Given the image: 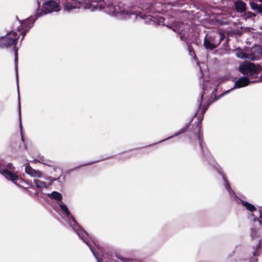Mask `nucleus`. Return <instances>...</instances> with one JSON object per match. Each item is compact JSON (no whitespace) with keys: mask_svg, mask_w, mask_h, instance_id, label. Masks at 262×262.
Returning <instances> with one entry per match:
<instances>
[{"mask_svg":"<svg viewBox=\"0 0 262 262\" xmlns=\"http://www.w3.org/2000/svg\"><path fill=\"white\" fill-rule=\"evenodd\" d=\"M114 0H108L102 6L99 5V9L104 10L106 12L114 15L117 14L123 15L125 18H130L137 19L138 17L142 18V16L137 13H134L132 10H126L122 4L115 5Z\"/></svg>","mask_w":262,"mask_h":262,"instance_id":"obj_1","label":"nucleus"},{"mask_svg":"<svg viewBox=\"0 0 262 262\" xmlns=\"http://www.w3.org/2000/svg\"><path fill=\"white\" fill-rule=\"evenodd\" d=\"M261 53V50L259 46L252 48L250 51L243 52L241 50H237L236 55L239 58H246L251 60L257 59Z\"/></svg>","mask_w":262,"mask_h":262,"instance_id":"obj_2","label":"nucleus"},{"mask_svg":"<svg viewBox=\"0 0 262 262\" xmlns=\"http://www.w3.org/2000/svg\"><path fill=\"white\" fill-rule=\"evenodd\" d=\"M238 70L243 74L251 76L258 74L261 71V68L253 63L244 62L239 66Z\"/></svg>","mask_w":262,"mask_h":262,"instance_id":"obj_3","label":"nucleus"},{"mask_svg":"<svg viewBox=\"0 0 262 262\" xmlns=\"http://www.w3.org/2000/svg\"><path fill=\"white\" fill-rule=\"evenodd\" d=\"M17 39L16 32L12 31L0 39V47H7L16 43Z\"/></svg>","mask_w":262,"mask_h":262,"instance_id":"obj_4","label":"nucleus"},{"mask_svg":"<svg viewBox=\"0 0 262 262\" xmlns=\"http://www.w3.org/2000/svg\"><path fill=\"white\" fill-rule=\"evenodd\" d=\"M220 37L218 39L217 41H214L213 42H212L211 38H205L204 39V45L206 49H209L210 50H212L216 48L222 41V40L224 38V34L222 32H220Z\"/></svg>","mask_w":262,"mask_h":262,"instance_id":"obj_5","label":"nucleus"},{"mask_svg":"<svg viewBox=\"0 0 262 262\" xmlns=\"http://www.w3.org/2000/svg\"><path fill=\"white\" fill-rule=\"evenodd\" d=\"M77 234L78 235V236H79L85 242V243L90 247V248L91 250L92 251V252H93V253L94 254V255L96 257L98 262H108L106 260V257H105V255H103L102 257L100 258V259H99L96 256L94 251L92 249V248L89 244L88 242L86 241V238L85 237V235H87V233H86V232L85 231H83L82 230H80L78 231L77 232Z\"/></svg>","mask_w":262,"mask_h":262,"instance_id":"obj_6","label":"nucleus"},{"mask_svg":"<svg viewBox=\"0 0 262 262\" xmlns=\"http://www.w3.org/2000/svg\"><path fill=\"white\" fill-rule=\"evenodd\" d=\"M58 5L54 1H49L45 4L43 9L45 13H50L52 11H57L58 10Z\"/></svg>","mask_w":262,"mask_h":262,"instance_id":"obj_7","label":"nucleus"},{"mask_svg":"<svg viewBox=\"0 0 262 262\" xmlns=\"http://www.w3.org/2000/svg\"><path fill=\"white\" fill-rule=\"evenodd\" d=\"M0 172L7 179L11 180L13 182L18 178L17 175L11 172L7 169H3L1 165H0Z\"/></svg>","mask_w":262,"mask_h":262,"instance_id":"obj_8","label":"nucleus"},{"mask_svg":"<svg viewBox=\"0 0 262 262\" xmlns=\"http://www.w3.org/2000/svg\"><path fill=\"white\" fill-rule=\"evenodd\" d=\"M25 172L29 175L33 177L41 178L42 173L39 171L32 169L28 163L25 164Z\"/></svg>","mask_w":262,"mask_h":262,"instance_id":"obj_9","label":"nucleus"},{"mask_svg":"<svg viewBox=\"0 0 262 262\" xmlns=\"http://www.w3.org/2000/svg\"><path fill=\"white\" fill-rule=\"evenodd\" d=\"M250 81L248 78L245 77H242L237 80L234 84V88H240L246 86L249 84Z\"/></svg>","mask_w":262,"mask_h":262,"instance_id":"obj_10","label":"nucleus"},{"mask_svg":"<svg viewBox=\"0 0 262 262\" xmlns=\"http://www.w3.org/2000/svg\"><path fill=\"white\" fill-rule=\"evenodd\" d=\"M235 6L238 12H243L246 10V4L242 1H239L235 2Z\"/></svg>","mask_w":262,"mask_h":262,"instance_id":"obj_11","label":"nucleus"},{"mask_svg":"<svg viewBox=\"0 0 262 262\" xmlns=\"http://www.w3.org/2000/svg\"><path fill=\"white\" fill-rule=\"evenodd\" d=\"M250 5L253 10L262 14V4H257L255 2H251Z\"/></svg>","mask_w":262,"mask_h":262,"instance_id":"obj_12","label":"nucleus"},{"mask_svg":"<svg viewBox=\"0 0 262 262\" xmlns=\"http://www.w3.org/2000/svg\"><path fill=\"white\" fill-rule=\"evenodd\" d=\"M34 182L35 184V186L37 188L43 189L48 187V185L44 182L41 181L39 180H35Z\"/></svg>","mask_w":262,"mask_h":262,"instance_id":"obj_13","label":"nucleus"},{"mask_svg":"<svg viewBox=\"0 0 262 262\" xmlns=\"http://www.w3.org/2000/svg\"><path fill=\"white\" fill-rule=\"evenodd\" d=\"M49 196H50L51 198L57 200V201H60L61 200L62 195L61 194L57 191H53L51 194H48Z\"/></svg>","mask_w":262,"mask_h":262,"instance_id":"obj_14","label":"nucleus"},{"mask_svg":"<svg viewBox=\"0 0 262 262\" xmlns=\"http://www.w3.org/2000/svg\"><path fill=\"white\" fill-rule=\"evenodd\" d=\"M243 205L247 208V209L249 210L250 211L252 212L253 211L256 210V208L253 205L248 202H243Z\"/></svg>","mask_w":262,"mask_h":262,"instance_id":"obj_15","label":"nucleus"},{"mask_svg":"<svg viewBox=\"0 0 262 262\" xmlns=\"http://www.w3.org/2000/svg\"><path fill=\"white\" fill-rule=\"evenodd\" d=\"M60 207L61 208V209L64 212L66 213V214L68 215V216H70V212L68 210V209L67 208V207L66 206V205L63 204H61L60 205Z\"/></svg>","mask_w":262,"mask_h":262,"instance_id":"obj_16","label":"nucleus"},{"mask_svg":"<svg viewBox=\"0 0 262 262\" xmlns=\"http://www.w3.org/2000/svg\"><path fill=\"white\" fill-rule=\"evenodd\" d=\"M220 37V32H219V33H216V34L214 36H211L208 37V38H211L212 42H213L214 41H217L218 39H216V38L219 39Z\"/></svg>","mask_w":262,"mask_h":262,"instance_id":"obj_17","label":"nucleus"},{"mask_svg":"<svg viewBox=\"0 0 262 262\" xmlns=\"http://www.w3.org/2000/svg\"><path fill=\"white\" fill-rule=\"evenodd\" d=\"M17 61H18V53L17 49L15 48V66H16V72H17Z\"/></svg>","mask_w":262,"mask_h":262,"instance_id":"obj_18","label":"nucleus"},{"mask_svg":"<svg viewBox=\"0 0 262 262\" xmlns=\"http://www.w3.org/2000/svg\"><path fill=\"white\" fill-rule=\"evenodd\" d=\"M84 8H85V9H90L91 10L93 11V10H94L95 9H97V6H95V5H92V4H91V5H86V6H84Z\"/></svg>","mask_w":262,"mask_h":262,"instance_id":"obj_19","label":"nucleus"},{"mask_svg":"<svg viewBox=\"0 0 262 262\" xmlns=\"http://www.w3.org/2000/svg\"><path fill=\"white\" fill-rule=\"evenodd\" d=\"M20 101L19 100V117H20ZM20 128H21V119L20 118Z\"/></svg>","mask_w":262,"mask_h":262,"instance_id":"obj_20","label":"nucleus"},{"mask_svg":"<svg viewBox=\"0 0 262 262\" xmlns=\"http://www.w3.org/2000/svg\"><path fill=\"white\" fill-rule=\"evenodd\" d=\"M120 260L122 261H124V262H128V259L125 258H122V257H121L120 258Z\"/></svg>","mask_w":262,"mask_h":262,"instance_id":"obj_21","label":"nucleus"},{"mask_svg":"<svg viewBox=\"0 0 262 262\" xmlns=\"http://www.w3.org/2000/svg\"><path fill=\"white\" fill-rule=\"evenodd\" d=\"M8 167L10 169H14V167L12 166V164H11V163H10V164H9L8 165Z\"/></svg>","mask_w":262,"mask_h":262,"instance_id":"obj_22","label":"nucleus"},{"mask_svg":"<svg viewBox=\"0 0 262 262\" xmlns=\"http://www.w3.org/2000/svg\"><path fill=\"white\" fill-rule=\"evenodd\" d=\"M71 219H72L73 220V222H74V223H76V221L75 220V219L73 217V216H71Z\"/></svg>","mask_w":262,"mask_h":262,"instance_id":"obj_23","label":"nucleus"},{"mask_svg":"<svg viewBox=\"0 0 262 262\" xmlns=\"http://www.w3.org/2000/svg\"><path fill=\"white\" fill-rule=\"evenodd\" d=\"M254 221L255 222H256V221H258L260 222V221L258 220V218H257V217H254Z\"/></svg>","mask_w":262,"mask_h":262,"instance_id":"obj_24","label":"nucleus"},{"mask_svg":"<svg viewBox=\"0 0 262 262\" xmlns=\"http://www.w3.org/2000/svg\"><path fill=\"white\" fill-rule=\"evenodd\" d=\"M189 48H190L189 47ZM189 50H190V49H189ZM190 54L191 55H192L194 54V52L191 53V50H190Z\"/></svg>","mask_w":262,"mask_h":262,"instance_id":"obj_25","label":"nucleus"},{"mask_svg":"<svg viewBox=\"0 0 262 262\" xmlns=\"http://www.w3.org/2000/svg\"><path fill=\"white\" fill-rule=\"evenodd\" d=\"M227 188L228 189H230V188L229 187L228 184L227 185Z\"/></svg>","mask_w":262,"mask_h":262,"instance_id":"obj_26","label":"nucleus"},{"mask_svg":"<svg viewBox=\"0 0 262 262\" xmlns=\"http://www.w3.org/2000/svg\"><path fill=\"white\" fill-rule=\"evenodd\" d=\"M73 8V7L71 8H68L67 6L65 7V8H66V9H67L68 10L71 9H72Z\"/></svg>","mask_w":262,"mask_h":262,"instance_id":"obj_27","label":"nucleus"},{"mask_svg":"<svg viewBox=\"0 0 262 262\" xmlns=\"http://www.w3.org/2000/svg\"><path fill=\"white\" fill-rule=\"evenodd\" d=\"M260 217L261 218L262 217V215H261V213L260 212Z\"/></svg>","mask_w":262,"mask_h":262,"instance_id":"obj_28","label":"nucleus"},{"mask_svg":"<svg viewBox=\"0 0 262 262\" xmlns=\"http://www.w3.org/2000/svg\"><path fill=\"white\" fill-rule=\"evenodd\" d=\"M259 1L262 2V0H259Z\"/></svg>","mask_w":262,"mask_h":262,"instance_id":"obj_29","label":"nucleus"}]
</instances>
